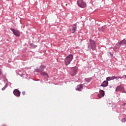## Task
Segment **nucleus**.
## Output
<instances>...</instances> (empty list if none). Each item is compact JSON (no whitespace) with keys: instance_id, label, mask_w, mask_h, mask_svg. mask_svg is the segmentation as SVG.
Masks as SVG:
<instances>
[{"instance_id":"3","label":"nucleus","mask_w":126,"mask_h":126,"mask_svg":"<svg viewBox=\"0 0 126 126\" xmlns=\"http://www.w3.org/2000/svg\"><path fill=\"white\" fill-rule=\"evenodd\" d=\"M116 92L121 91L122 93H126V89H125V88L122 85L118 86L116 89Z\"/></svg>"},{"instance_id":"18","label":"nucleus","mask_w":126,"mask_h":126,"mask_svg":"<svg viewBox=\"0 0 126 126\" xmlns=\"http://www.w3.org/2000/svg\"><path fill=\"white\" fill-rule=\"evenodd\" d=\"M97 96L98 97V98H102V97H104L102 95V94H98L97 95Z\"/></svg>"},{"instance_id":"24","label":"nucleus","mask_w":126,"mask_h":126,"mask_svg":"<svg viewBox=\"0 0 126 126\" xmlns=\"http://www.w3.org/2000/svg\"><path fill=\"white\" fill-rule=\"evenodd\" d=\"M3 126H5V125H3Z\"/></svg>"},{"instance_id":"15","label":"nucleus","mask_w":126,"mask_h":126,"mask_svg":"<svg viewBox=\"0 0 126 126\" xmlns=\"http://www.w3.org/2000/svg\"><path fill=\"white\" fill-rule=\"evenodd\" d=\"M45 67L44 66H41L39 68L40 71H43V70H44V69H45Z\"/></svg>"},{"instance_id":"1","label":"nucleus","mask_w":126,"mask_h":126,"mask_svg":"<svg viewBox=\"0 0 126 126\" xmlns=\"http://www.w3.org/2000/svg\"><path fill=\"white\" fill-rule=\"evenodd\" d=\"M73 60V55L70 54L65 59V63L66 65H68L70 63L71 61Z\"/></svg>"},{"instance_id":"8","label":"nucleus","mask_w":126,"mask_h":126,"mask_svg":"<svg viewBox=\"0 0 126 126\" xmlns=\"http://www.w3.org/2000/svg\"><path fill=\"white\" fill-rule=\"evenodd\" d=\"M13 93L14 95L16 96L17 97H19V96H20V91L17 89L14 90Z\"/></svg>"},{"instance_id":"21","label":"nucleus","mask_w":126,"mask_h":126,"mask_svg":"<svg viewBox=\"0 0 126 126\" xmlns=\"http://www.w3.org/2000/svg\"><path fill=\"white\" fill-rule=\"evenodd\" d=\"M126 103H125L124 104H123V106H126Z\"/></svg>"},{"instance_id":"19","label":"nucleus","mask_w":126,"mask_h":126,"mask_svg":"<svg viewBox=\"0 0 126 126\" xmlns=\"http://www.w3.org/2000/svg\"><path fill=\"white\" fill-rule=\"evenodd\" d=\"M126 121V119H122V122H123V123H125V122Z\"/></svg>"},{"instance_id":"2","label":"nucleus","mask_w":126,"mask_h":126,"mask_svg":"<svg viewBox=\"0 0 126 126\" xmlns=\"http://www.w3.org/2000/svg\"><path fill=\"white\" fill-rule=\"evenodd\" d=\"M77 4L80 7H82V8L86 7V3L83 1V0H78Z\"/></svg>"},{"instance_id":"7","label":"nucleus","mask_w":126,"mask_h":126,"mask_svg":"<svg viewBox=\"0 0 126 126\" xmlns=\"http://www.w3.org/2000/svg\"><path fill=\"white\" fill-rule=\"evenodd\" d=\"M77 26H76V24H74L72 27L70 29V31L71 32V33H74V32H75V31H76V29H77Z\"/></svg>"},{"instance_id":"4","label":"nucleus","mask_w":126,"mask_h":126,"mask_svg":"<svg viewBox=\"0 0 126 126\" xmlns=\"http://www.w3.org/2000/svg\"><path fill=\"white\" fill-rule=\"evenodd\" d=\"M90 42L91 49H92V50H95V49H96V43L95 41L92 39H90Z\"/></svg>"},{"instance_id":"12","label":"nucleus","mask_w":126,"mask_h":126,"mask_svg":"<svg viewBox=\"0 0 126 126\" xmlns=\"http://www.w3.org/2000/svg\"><path fill=\"white\" fill-rule=\"evenodd\" d=\"M119 45H126V39L125 38L119 42Z\"/></svg>"},{"instance_id":"23","label":"nucleus","mask_w":126,"mask_h":126,"mask_svg":"<svg viewBox=\"0 0 126 126\" xmlns=\"http://www.w3.org/2000/svg\"><path fill=\"white\" fill-rule=\"evenodd\" d=\"M124 76L125 77V78H126V75H124ZM124 76L123 77H124Z\"/></svg>"},{"instance_id":"5","label":"nucleus","mask_w":126,"mask_h":126,"mask_svg":"<svg viewBox=\"0 0 126 126\" xmlns=\"http://www.w3.org/2000/svg\"><path fill=\"white\" fill-rule=\"evenodd\" d=\"M11 31L13 32V34L16 36V37H19L20 36V33L19 31L14 30V29L11 28Z\"/></svg>"},{"instance_id":"22","label":"nucleus","mask_w":126,"mask_h":126,"mask_svg":"<svg viewBox=\"0 0 126 126\" xmlns=\"http://www.w3.org/2000/svg\"><path fill=\"white\" fill-rule=\"evenodd\" d=\"M1 74V70H0V75Z\"/></svg>"},{"instance_id":"10","label":"nucleus","mask_w":126,"mask_h":126,"mask_svg":"<svg viewBox=\"0 0 126 126\" xmlns=\"http://www.w3.org/2000/svg\"><path fill=\"white\" fill-rule=\"evenodd\" d=\"M83 88V87L82 86V85H78L76 88V90H78V91H81Z\"/></svg>"},{"instance_id":"14","label":"nucleus","mask_w":126,"mask_h":126,"mask_svg":"<svg viewBox=\"0 0 126 126\" xmlns=\"http://www.w3.org/2000/svg\"><path fill=\"white\" fill-rule=\"evenodd\" d=\"M113 78H114V77H113V76H112V77H108L106 78V80L107 81H110V80H113Z\"/></svg>"},{"instance_id":"20","label":"nucleus","mask_w":126,"mask_h":126,"mask_svg":"<svg viewBox=\"0 0 126 126\" xmlns=\"http://www.w3.org/2000/svg\"><path fill=\"white\" fill-rule=\"evenodd\" d=\"M22 94H23V95H25V92H23Z\"/></svg>"},{"instance_id":"16","label":"nucleus","mask_w":126,"mask_h":126,"mask_svg":"<svg viewBox=\"0 0 126 126\" xmlns=\"http://www.w3.org/2000/svg\"><path fill=\"white\" fill-rule=\"evenodd\" d=\"M112 77H113V79L114 80V79H117V78H118V79H122V78H123V77H116V76H112Z\"/></svg>"},{"instance_id":"13","label":"nucleus","mask_w":126,"mask_h":126,"mask_svg":"<svg viewBox=\"0 0 126 126\" xmlns=\"http://www.w3.org/2000/svg\"><path fill=\"white\" fill-rule=\"evenodd\" d=\"M99 93L100 94L102 95V96H105V92H104V91L101 90L99 91Z\"/></svg>"},{"instance_id":"11","label":"nucleus","mask_w":126,"mask_h":126,"mask_svg":"<svg viewBox=\"0 0 126 126\" xmlns=\"http://www.w3.org/2000/svg\"><path fill=\"white\" fill-rule=\"evenodd\" d=\"M40 74L44 76L45 78H49V75H48V74L45 72H41Z\"/></svg>"},{"instance_id":"9","label":"nucleus","mask_w":126,"mask_h":126,"mask_svg":"<svg viewBox=\"0 0 126 126\" xmlns=\"http://www.w3.org/2000/svg\"><path fill=\"white\" fill-rule=\"evenodd\" d=\"M109 84V82L107 81H104L100 85L102 87H107Z\"/></svg>"},{"instance_id":"6","label":"nucleus","mask_w":126,"mask_h":126,"mask_svg":"<svg viewBox=\"0 0 126 126\" xmlns=\"http://www.w3.org/2000/svg\"><path fill=\"white\" fill-rule=\"evenodd\" d=\"M77 72V68H72L71 69V75L72 76H73L76 74V73Z\"/></svg>"},{"instance_id":"17","label":"nucleus","mask_w":126,"mask_h":126,"mask_svg":"<svg viewBox=\"0 0 126 126\" xmlns=\"http://www.w3.org/2000/svg\"><path fill=\"white\" fill-rule=\"evenodd\" d=\"M7 87V85H6L3 88H2V91L5 90V89Z\"/></svg>"}]
</instances>
